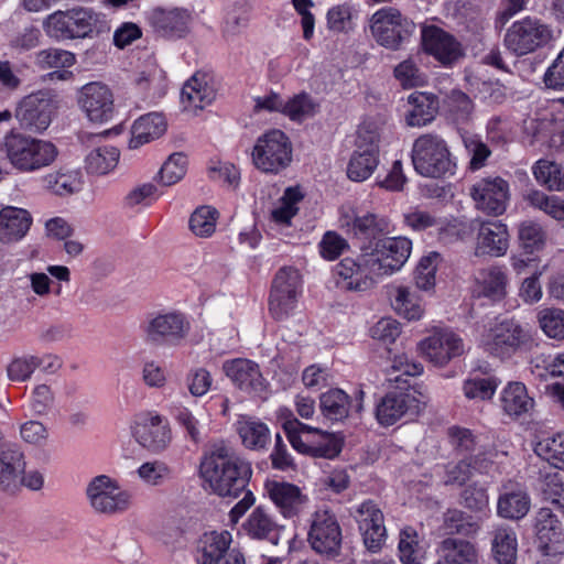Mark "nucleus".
<instances>
[{"mask_svg":"<svg viewBox=\"0 0 564 564\" xmlns=\"http://www.w3.org/2000/svg\"><path fill=\"white\" fill-rule=\"evenodd\" d=\"M364 391L359 390L356 403L352 404L349 395L340 389H332L321 395V411L323 415L333 422L346 419L351 411L360 413L362 410Z\"/></svg>","mask_w":564,"mask_h":564,"instance_id":"obj_32","label":"nucleus"},{"mask_svg":"<svg viewBox=\"0 0 564 564\" xmlns=\"http://www.w3.org/2000/svg\"><path fill=\"white\" fill-rule=\"evenodd\" d=\"M531 206L543 210L557 220H564V200L557 196H547L540 191H531L527 195Z\"/></svg>","mask_w":564,"mask_h":564,"instance_id":"obj_59","label":"nucleus"},{"mask_svg":"<svg viewBox=\"0 0 564 564\" xmlns=\"http://www.w3.org/2000/svg\"><path fill=\"white\" fill-rule=\"evenodd\" d=\"M533 174L538 183L550 191H562L564 188L563 167L552 161L540 160L533 167Z\"/></svg>","mask_w":564,"mask_h":564,"instance_id":"obj_50","label":"nucleus"},{"mask_svg":"<svg viewBox=\"0 0 564 564\" xmlns=\"http://www.w3.org/2000/svg\"><path fill=\"white\" fill-rule=\"evenodd\" d=\"M412 162L415 171L425 177L452 175L455 170L445 140L436 134H423L414 141Z\"/></svg>","mask_w":564,"mask_h":564,"instance_id":"obj_4","label":"nucleus"},{"mask_svg":"<svg viewBox=\"0 0 564 564\" xmlns=\"http://www.w3.org/2000/svg\"><path fill=\"white\" fill-rule=\"evenodd\" d=\"M369 257L364 251L357 259L345 258L336 265L337 285L349 292H365L370 290L378 278L377 273L372 272L366 265Z\"/></svg>","mask_w":564,"mask_h":564,"instance_id":"obj_21","label":"nucleus"},{"mask_svg":"<svg viewBox=\"0 0 564 564\" xmlns=\"http://www.w3.org/2000/svg\"><path fill=\"white\" fill-rule=\"evenodd\" d=\"M350 516L358 524L366 549L372 553L381 550L386 542L384 516L378 503L367 499L350 509Z\"/></svg>","mask_w":564,"mask_h":564,"instance_id":"obj_14","label":"nucleus"},{"mask_svg":"<svg viewBox=\"0 0 564 564\" xmlns=\"http://www.w3.org/2000/svg\"><path fill=\"white\" fill-rule=\"evenodd\" d=\"M476 282L475 292L479 296L498 301L506 294V275L500 268L492 267L480 270L476 275Z\"/></svg>","mask_w":564,"mask_h":564,"instance_id":"obj_43","label":"nucleus"},{"mask_svg":"<svg viewBox=\"0 0 564 564\" xmlns=\"http://www.w3.org/2000/svg\"><path fill=\"white\" fill-rule=\"evenodd\" d=\"M292 150L290 138L280 129H271L256 140L252 163L263 173L279 174L291 164Z\"/></svg>","mask_w":564,"mask_h":564,"instance_id":"obj_6","label":"nucleus"},{"mask_svg":"<svg viewBox=\"0 0 564 564\" xmlns=\"http://www.w3.org/2000/svg\"><path fill=\"white\" fill-rule=\"evenodd\" d=\"M302 279L297 269L293 267H283L279 269L273 281L271 293H301Z\"/></svg>","mask_w":564,"mask_h":564,"instance_id":"obj_57","label":"nucleus"},{"mask_svg":"<svg viewBox=\"0 0 564 564\" xmlns=\"http://www.w3.org/2000/svg\"><path fill=\"white\" fill-rule=\"evenodd\" d=\"M552 36L546 24L528 17L511 24L505 35V45L514 55L523 56L547 44Z\"/></svg>","mask_w":564,"mask_h":564,"instance_id":"obj_13","label":"nucleus"},{"mask_svg":"<svg viewBox=\"0 0 564 564\" xmlns=\"http://www.w3.org/2000/svg\"><path fill=\"white\" fill-rule=\"evenodd\" d=\"M419 348L429 361L440 367L465 350L463 339L449 329L435 330L419 344Z\"/></svg>","mask_w":564,"mask_h":564,"instance_id":"obj_22","label":"nucleus"},{"mask_svg":"<svg viewBox=\"0 0 564 564\" xmlns=\"http://www.w3.org/2000/svg\"><path fill=\"white\" fill-rule=\"evenodd\" d=\"M217 218V209L210 206H200L191 215L189 228L197 237H210L215 232Z\"/></svg>","mask_w":564,"mask_h":564,"instance_id":"obj_56","label":"nucleus"},{"mask_svg":"<svg viewBox=\"0 0 564 564\" xmlns=\"http://www.w3.org/2000/svg\"><path fill=\"white\" fill-rule=\"evenodd\" d=\"M307 542L318 554L335 557L340 553L343 532L338 519L327 507L317 508L308 520Z\"/></svg>","mask_w":564,"mask_h":564,"instance_id":"obj_10","label":"nucleus"},{"mask_svg":"<svg viewBox=\"0 0 564 564\" xmlns=\"http://www.w3.org/2000/svg\"><path fill=\"white\" fill-rule=\"evenodd\" d=\"M226 376L242 391L262 392L265 389L259 365L245 358L227 360L223 365Z\"/></svg>","mask_w":564,"mask_h":564,"instance_id":"obj_28","label":"nucleus"},{"mask_svg":"<svg viewBox=\"0 0 564 564\" xmlns=\"http://www.w3.org/2000/svg\"><path fill=\"white\" fill-rule=\"evenodd\" d=\"M411 109L406 115V122L412 127H422L434 119L436 106L434 98L424 93H413L408 97Z\"/></svg>","mask_w":564,"mask_h":564,"instance_id":"obj_44","label":"nucleus"},{"mask_svg":"<svg viewBox=\"0 0 564 564\" xmlns=\"http://www.w3.org/2000/svg\"><path fill=\"white\" fill-rule=\"evenodd\" d=\"M535 453L556 468L564 467V433H557L539 441Z\"/></svg>","mask_w":564,"mask_h":564,"instance_id":"obj_53","label":"nucleus"},{"mask_svg":"<svg viewBox=\"0 0 564 564\" xmlns=\"http://www.w3.org/2000/svg\"><path fill=\"white\" fill-rule=\"evenodd\" d=\"M280 530L281 528L262 507H257L242 524V531L249 538L268 540L274 545L279 543Z\"/></svg>","mask_w":564,"mask_h":564,"instance_id":"obj_35","label":"nucleus"},{"mask_svg":"<svg viewBox=\"0 0 564 564\" xmlns=\"http://www.w3.org/2000/svg\"><path fill=\"white\" fill-rule=\"evenodd\" d=\"M217 95L214 76L208 73H195L183 86L181 101L185 110L197 111L210 105Z\"/></svg>","mask_w":564,"mask_h":564,"instance_id":"obj_25","label":"nucleus"},{"mask_svg":"<svg viewBox=\"0 0 564 564\" xmlns=\"http://www.w3.org/2000/svg\"><path fill=\"white\" fill-rule=\"evenodd\" d=\"M32 217L28 210L7 206L0 210V241L12 243L22 239L29 231Z\"/></svg>","mask_w":564,"mask_h":564,"instance_id":"obj_33","label":"nucleus"},{"mask_svg":"<svg viewBox=\"0 0 564 564\" xmlns=\"http://www.w3.org/2000/svg\"><path fill=\"white\" fill-rule=\"evenodd\" d=\"M438 554L454 564H479L476 546L466 540L446 538L438 547Z\"/></svg>","mask_w":564,"mask_h":564,"instance_id":"obj_40","label":"nucleus"},{"mask_svg":"<svg viewBox=\"0 0 564 564\" xmlns=\"http://www.w3.org/2000/svg\"><path fill=\"white\" fill-rule=\"evenodd\" d=\"M86 498L97 514L113 516L123 513L131 506V495L117 479L108 475L93 477L86 487Z\"/></svg>","mask_w":564,"mask_h":564,"instance_id":"obj_9","label":"nucleus"},{"mask_svg":"<svg viewBox=\"0 0 564 564\" xmlns=\"http://www.w3.org/2000/svg\"><path fill=\"white\" fill-rule=\"evenodd\" d=\"M391 305L402 317L414 321L421 318L423 308L416 293L409 286H397L391 294Z\"/></svg>","mask_w":564,"mask_h":564,"instance_id":"obj_46","label":"nucleus"},{"mask_svg":"<svg viewBox=\"0 0 564 564\" xmlns=\"http://www.w3.org/2000/svg\"><path fill=\"white\" fill-rule=\"evenodd\" d=\"M0 152L22 173H32L52 165L58 158L57 147L44 139L11 130L0 141Z\"/></svg>","mask_w":564,"mask_h":564,"instance_id":"obj_2","label":"nucleus"},{"mask_svg":"<svg viewBox=\"0 0 564 564\" xmlns=\"http://www.w3.org/2000/svg\"><path fill=\"white\" fill-rule=\"evenodd\" d=\"M154 32L166 39H182L189 32L191 14L184 9L155 8L149 14Z\"/></svg>","mask_w":564,"mask_h":564,"instance_id":"obj_27","label":"nucleus"},{"mask_svg":"<svg viewBox=\"0 0 564 564\" xmlns=\"http://www.w3.org/2000/svg\"><path fill=\"white\" fill-rule=\"evenodd\" d=\"M232 535L229 531H212L204 533L197 544L198 564H217L230 550Z\"/></svg>","mask_w":564,"mask_h":564,"instance_id":"obj_34","label":"nucleus"},{"mask_svg":"<svg viewBox=\"0 0 564 564\" xmlns=\"http://www.w3.org/2000/svg\"><path fill=\"white\" fill-rule=\"evenodd\" d=\"M341 229L360 240H376L392 231L390 220L373 213L357 214L355 210L343 212L339 217Z\"/></svg>","mask_w":564,"mask_h":564,"instance_id":"obj_19","label":"nucleus"},{"mask_svg":"<svg viewBox=\"0 0 564 564\" xmlns=\"http://www.w3.org/2000/svg\"><path fill=\"white\" fill-rule=\"evenodd\" d=\"M303 198L297 188L289 187L281 200L280 205L271 210L270 218L279 227L285 228L291 226L293 217L297 214L296 204Z\"/></svg>","mask_w":564,"mask_h":564,"instance_id":"obj_49","label":"nucleus"},{"mask_svg":"<svg viewBox=\"0 0 564 564\" xmlns=\"http://www.w3.org/2000/svg\"><path fill=\"white\" fill-rule=\"evenodd\" d=\"M475 207L491 216L502 215L509 200V185L501 177H487L470 187Z\"/></svg>","mask_w":564,"mask_h":564,"instance_id":"obj_17","label":"nucleus"},{"mask_svg":"<svg viewBox=\"0 0 564 564\" xmlns=\"http://www.w3.org/2000/svg\"><path fill=\"white\" fill-rule=\"evenodd\" d=\"M438 258V253L432 252L420 260L414 273L417 289L430 291L434 288Z\"/></svg>","mask_w":564,"mask_h":564,"instance_id":"obj_58","label":"nucleus"},{"mask_svg":"<svg viewBox=\"0 0 564 564\" xmlns=\"http://www.w3.org/2000/svg\"><path fill=\"white\" fill-rule=\"evenodd\" d=\"M25 467V456L19 444L7 442L0 445V488L3 491L13 494L20 489Z\"/></svg>","mask_w":564,"mask_h":564,"instance_id":"obj_23","label":"nucleus"},{"mask_svg":"<svg viewBox=\"0 0 564 564\" xmlns=\"http://www.w3.org/2000/svg\"><path fill=\"white\" fill-rule=\"evenodd\" d=\"M541 329L550 338L564 339V311L546 308L539 313Z\"/></svg>","mask_w":564,"mask_h":564,"instance_id":"obj_62","label":"nucleus"},{"mask_svg":"<svg viewBox=\"0 0 564 564\" xmlns=\"http://www.w3.org/2000/svg\"><path fill=\"white\" fill-rule=\"evenodd\" d=\"M78 104L93 122H107L115 115L113 94L102 83L93 82L82 87Z\"/></svg>","mask_w":564,"mask_h":564,"instance_id":"obj_18","label":"nucleus"},{"mask_svg":"<svg viewBox=\"0 0 564 564\" xmlns=\"http://www.w3.org/2000/svg\"><path fill=\"white\" fill-rule=\"evenodd\" d=\"M411 398L403 392L387 393L377 404L376 416L381 425H392L409 410Z\"/></svg>","mask_w":564,"mask_h":564,"instance_id":"obj_39","label":"nucleus"},{"mask_svg":"<svg viewBox=\"0 0 564 564\" xmlns=\"http://www.w3.org/2000/svg\"><path fill=\"white\" fill-rule=\"evenodd\" d=\"M265 490L284 518H294L305 511L308 497L301 489L286 481L268 480Z\"/></svg>","mask_w":564,"mask_h":564,"instance_id":"obj_24","label":"nucleus"},{"mask_svg":"<svg viewBox=\"0 0 564 564\" xmlns=\"http://www.w3.org/2000/svg\"><path fill=\"white\" fill-rule=\"evenodd\" d=\"M46 35L56 41L91 37L109 30L105 17L90 8L57 10L43 21Z\"/></svg>","mask_w":564,"mask_h":564,"instance_id":"obj_3","label":"nucleus"},{"mask_svg":"<svg viewBox=\"0 0 564 564\" xmlns=\"http://www.w3.org/2000/svg\"><path fill=\"white\" fill-rule=\"evenodd\" d=\"M376 139L375 134L364 137L359 133L357 150L354 152L347 167V175L351 181L362 182L367 180L378 166L379 147Z\"/></svg>","mask_w":564,"mask_h":564,"instance_id":"obj_26","label":"nucleus"},{"mask_svg":"<svg viewBox=\"0 0 564 564\" xmlns=\"http://www.w3.org/2000/svg\"><path fill=\"white\" fill-rule=\"evenodd\" d=\"M492 454L482 457V454L470 456L466 459L460 460L457 464H449L446 467V485H458L465 484L473 475V471L485 473L491 465Z\"/></svg>","mask_w":564,"mask_h":564,"instance_id":"obj_37","label":"nucleus"},{"mask_svg":"<svg viewBox=\"0 0 564 564\" xmlns=\"http://www.w3.org/2000/svg\"><path fill=\"white\" fill-rule=\"evenodd\" d=\"M470 86L475 91V97L487 104L499 105L506 100V87L499 82L475 79L470 82Z\"/></svg>","mask_w":564,"mask_h":564,"instance_id":"obj_61","label":"nucleus"},{"mask_svg":"<svg viewBox=\"0 0 564 564\" xmlns=\"http://www.w3.org/2000/svg\"><path fill=\"white\" fill-rule=\"evenodd\" d=\"M39 367L37 356L23 355L11 360L7 367V373L11 381L23 382L29 380Z\"/></svg>","mask_w":564,"mask_h":564,"instance_id":"obj_63","label":"nucleus"},{"mask_svg":"<svg viewBox=\"0 0 564 564\" xmlns=\"http://www.w3.org/2000/svg\"><path fill=\"white\" fill-rule=\"evenodd\" d=\"M491 551L498 564H514L517 560V535L513 529L499 525L491 532Z\"/></svg>","mask_w":564,"mask_h":564,"instance_id":"obj_38","label":"nucleus"},{"mask_svg":"<svg viewBox=\"0 0 564 564\" xmlns=\"http://www.w3.org/2000/svg\"><path fill=\"white\" fill-rule=\"evenodd\" d=\"M414 24L392 7L377 10L369 20V30L380 46L397 51L413 32Z\"/></svg>","mask_w":564,"mask_h":564,"instance_id":"obj_11","label":"nucleus"},{"mask_svg":"<svg viewBox=\"0 0 564 564\" xmlns=\"http://www.w3.org/2000/svg\"><path fill=\"white\" fill-rule=\"evenodd\" d=\"M500 403L506 414L519 416L532 409L533 399L523 383L510 382L501 392Z\"/></svg>","mask_w":564,"mask_h":564,"instance_id":"obj_41","label":"nucleus"},{"mask_svg":"<svg viewBox=\"0 0 564 564\" xmlns=\"http://www.w3.org/2000/svg\"><path fill=\"white\" fill-rule=\"evenodd\" d=\"M393 76L405 89L423 86L426 82L424 74L411 58L399 63L393 69Z\"/></svg>","mask_w":564,"mask_h":564,"instance_id":"obj_60","label":"nucleus"},{"mask_svg":"<svg viewBox=\"0 0 564 564\" xmlns=\"http://www.w3.org/2000/svg\"><path fill=\"white\" fill-rule=\"evenodd\" d=\"M398 549L403 564H421L423 554L417 532L413 528L406 527L401 530Z\"/></svg>","mask_w":564,"mask_h":564,"instance_id":"obj_55","label":"nucleus"},{"mask_svg":"<svg viewBox=\"0 0 564 564\" xmlns=\"http://www.w3.org/2000/svg\"><path fill=\"white\" fill-rule=\"evenodd\" d=\"M119 151L115 147H99L91 150L85 160L88 173L105 175L112 171L119 161Z\"/></svg>","mask_w":564,"mask_h":564,"instance_id":"obj_48","label":"nucleus"},{"mask_svg":"<svg viewBox=\"0 0 564 564\" xmlns=\"http://www.w3.org/2000/svg\"><path fill=\"white\" fill-rule=\"evenodd\" d=\"M200 475L210 490L219 497L237 498L245 494L229 512L231 523H237L254 503L253 494L246 490L252 475L251 465L225 445L215 446L203 459Z\"/></svg>","mask_w":564,"mask_h":564,"instance_id":"obj_1","label":"nucleus"},{"mask_svg":"<svg viewBox=\"0 0 564 564\" xmlns=\"http://www.w3.org/2000/svg\"><path fill=\"white\" fill-rule=\"evenodd\" d=\"M54 112L55 105L51 94L39 90L19 102L15 118L23 129L41 133L51 124Z\"/></svg>","mask_w":564,"mask_h":564,"instance_id":"obj_16","label":"nucleus"},{"mask_svg":"<svg viewBox=\"0 0 564 564\" xmlns=\"http://www.w3.org/2000/svg\"><path fill=\"white\" fill-rule=\"evenodd\" d=\"M319 105L306 93H301L284 102L283 115L293 121H303L318 111Z\"/></svg>","mask_w":564,"mask_h":564,"instance_id":"obj_51","label":"nucleus"},{"mask_svg":"<svg viewBox=\"0 0 564 564\" xmlns=\"http://www.w3.org/2000/svg\"><path fill=\"white\" fill-rule=\"evenodd\" d=\"M300 294L291 293H270L269 311L276 321L289 318L297 306Z\"/></svg>","mask_w":564,"mask_h":564,"instance_id":"obj_64","label":"nucleus"},{"mask_svg":"<svg viewBox=\"0 0 564 564\" xmlns=\"http://www.w3.org/2000/svg\"><path fill=\"white\" fill-rule=\"evenodd\" d=\"M132 433L142 447L153 453L164 451L172 441L169 421L156 413L141 415L137 420Z\"/></svg>","mask_w":564,"mask_h":564,"instance_id":"obj_20","label":"nucleus"},{"mask_svg":"<svg viewBox=\"0 0 564 564\" xmlns=\"http://www.w3.org/2000/svg\"><path fill=\"white\" fill-rule=\"evenodd\" d=\"M530 507L531 499L521 484L508 480L502 485L497 503L498 516L520 520L528 514Z\"/></svg>","mask_w":564,"mask_h":564,"instance_id":"obj_30","label":"nucleus"},{"mask_svg":"<svg viewBox=\"0 0 564 564\" xmlns=\"http://www.w3.org/2000/svg\"><path fill=\"white\" fill-rule=\"evenodd\" d=\"M237 431L243 445L250 449H262L271 440L268 426L252 417H242L239 420Z\"/></svg>","mask_w":564,"mask_h":564,"instance_id":"obj_45","label":"nucleus"},{"mask_svg":"<svg viewBox=\"0 0 564 564\" xmlns=\"http://www.w3.org/2000/svg\"><path fill=\"white\" fill-rule=\"evenodd\" d=\"M75 61L72 52L57 47L41 50L34 56V63L41 69L70 67Z\"/></svg>","mask_w":564,"mask_h":564,"instance_id":"obj_54","label":"nucleus"},{"mask_svg":"<svg viewBox=\"0 0 564 564\" xmlns=\"http://www.w3.org/2000/svg\"><path fill=\"white\" fill-rule=\"evenodd\" d=\"M460 226L469 230H477L476 254L492 257L506 254L509 248V232L507 226L500 220L475 218L468 224L455 220V224L451 225V229H456Z\"/></svg>","mask_w":564,"mask_h":564,"instance_id":"obj_15","label":"nucleus"},{"mask_svg":"<svg viewBox=\"0 0 564 564\" xmlns=\"http://www.w3.org/2000/svg\"><path fill=\"white\" fill-rule=\"evenodd\" d=\"M166 130V122L161 113L152 112L140 117L131 129L129 147L138 149L150 141L160 138Z\"/></svg>","mask_w":564,"mask_h":564,"instance_id":"obj_36","label":"nucleus"},{"mask_svg":"<svg viewBox=\"0 0 564 564\" xmlns=\"http://www.w3.org/2000/svg\"><path fill=\"white\" fill-rule=\"evenodd\" d=\"M144 341L154 347H174L181 345L191 332V322L180 311L158 313L148 318L142 326Z\"/></svg>","mask_w":564,"mask_h":564,"instance_id":"obj_7","label":"nucleus"},{"mask_svg":"<svg viewBox=\"0 0 564 564\" xmlns=\"http://www.w3.org/2000/svg\"><path fill=\"white\" fill-rule=\"evenodd\" d=\"M412 251V241L406 237L379 239L375 247L366 251V263L377 275L387 276L401 270Z\"/></svg>","mask_w":564,"mask_h":564,"instance_id":"obj_12","label":"nucleus"},{"mask_svg":"<svg viewBox=\"0 0 564 564\" xmlns=\"http://www.w3.org/2000/svg\"><path fill=\"white\" fill-rule=\"evenodd\" d=\"M43 186L57 196H68L78 192L82 187L79 172L61 167L43 176Z\"/></svg>","mask_w":564,"mask_h":564,"instance_id":"obj_42","label":"nucleus"},{"mask_svg":"<svg viewBox=\"0 0 564 564\" xmlns=\"http://www.w3.org/2000/svg\"><path fill=\"white\" fill-rule=\"evenodd\" d=\"M187 160L182 153H173L163 163L154 181L162 186H172L180 182L186 173Z\"/></svg>","mask_w":564,"mask_h":564,"instance_id":"obj_52","label":"nucleus"},{"mask_svg":"<svg viewBox=\"0 0 564 564\" xmlns=\"http://www.w3.org/2000/svg\"><path fill=\"white\" fill-rule=\"evenodd\" d=\"M534 528L539 547L545 554L556 552V546L564 541V528L557 514L550 508H541Z\"/></svg>","mask_w":564,"mask_h":564,"instance_id":"obj_31","label":"nucleus"},{"mask_svg":"<svg viewBox=\"0 0 564 564\" xmlns=\"http://www.w3.org/2000/svg\"><path fill=\"white\" fill-rule=\"evenodd\" d=\"M443 528L448 534L474 536L480 530L479 521L458 509H449L444 513Z\"/></svg>","mask_w":564,"mask_h":564,"instance_id":"obj_47","label":"nucleus"},{"mask_svg":"<svg viewBox=\"0 0 564 564\" xmlns=\"http://www.w3.org/2000/svg\"><path fill=\"white\" fill-rule=\"evenodd\" d=\"M283 426L289 442L299 453L334 458L341 451L340 444L333 434L321 432L296 419L286 421Z\"/></svg>","mask_w":564,"mask_h":564,"instance_id":"obj_8","label":"nucleus"},{"mask_svg":"<svg viewBox=\"0 0 564 564\" xmlns=\"http://www.w3.org/2000/svg\"><path fill=\"white\" fill-rule=\"evenodd\" d=\"M487 352L501 360L531 349L533 338L530 332L514 319H503L491 326L482 338Z\"/></svg>","mask_w":564,"mask_h":564,"instance_id":"obj_5","label":"nucleus"},{"mask_svg":"<svg viewBox=\"0 0 564 564\" xmlns=\"http://www.w3.org/2000/svg\"><path fill=\"white\" fill-rule=\"evenodd\" d=\"M424 50L443 64H452L462 56L460 44L442 29L430 25L422 30Z\"/></svg>","mask_w":564,"mask_h":564,"instance_id":"obj_29","label":"nucleus"}]
</instances>
